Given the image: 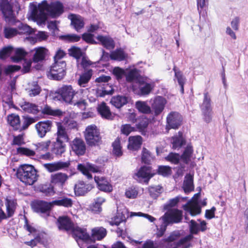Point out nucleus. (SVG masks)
Returning a JSON list of instances; mask_svg holds the SVG:
<instances>
[{"label":"nucleus","mask_w":248,"mask_h":248,"mask_svg":"<svg viewBox=\"0 0 248 248\" xmlns=\"http://www.w3.org/2000/svg\"><path fill=\"white\" fill-rule=\"evenodd\" d=\"M17 151L18 153L26 155L28 156H33L35 155V152L34 151L24 147H19L17 148Z\"/></svg>","instance_id":"64"},{"label":"nucleus","mask_w":248,"mask_h":248,"mask_svg":"<svg viewBox=\"0 0 248 248\" xmlns=\"http://www.w3.org/2000/svg\"><path fill=\"white\" fill-rule=\"evenodd\" d=\"M138 84L141 95H148L155 87L154 82L147 78H140Z\"/></svg>","instance_id":"9"},{"label":"nucleus","mask_w":248,"mask_h":248,"mask_svg":"<svg viewBox=\"0 0 248 248\" xmlns=\"http://www.w3.org/2000/svg\"><path fill=\"white\" fill-rule=\"evenodd\" d=\"M33 63L32 60L24 59L23 63L22 71L23 73H26L29 72L31 68H34V65L31 66L32 63Z\"/></svg>","instance_id":"62"},{"label":"nucleus","mask_w":248,"mask_h":248,"mask_svg":"<svg viewBox=\"0 0 248 248\" xmlns=\"http://www.w3.org/2000/svg\"><path fill=\"white\" fill-rule=\"evenodd\" d=\"M58 226L60 230L72 231L75 227L70 219L66 216L59 217L58 219Z\"/></svg>","instance_id":"27"},{"label":"nucleus","mask_w":248,"mask_h":248,"mask_svg":"<svg viewBox=\"0 0 248 248\" xmlns=\"http://www.w3.org/2000/svg\"><path fill=\"white\" fill-rule=\"evenodd\" d=\"M142 144V138L140 136H131L129 138L128 149L136 151L140 148Z\"/></svg>","instance_id":"30"},{"label":"nucleus","mask_w":248,"mask_h":248,"mask_svg":"<svg viewBox=\"0 0 248 248\" xmlns=\"http://www.w3.org/2000/svg\"><path fill=\"white\" fill-rule=\"evenodd\" d=\"M33 32V30L26 24H21L18 26L17 32L18 34H31Z\"/></svg>","instance_id":"57"},{"label":"nucleus","mask_w":248,"mask_h":248,"mask_svg":"<svg viewBox=\"0 0 248 248\" xmlns=\"http://www.w3.org/2000/svg\"><path fill=\"white\" fill-rule=\"evenodd\" d=\"M53 123L50 120H45L39 122L35 125L38 136L41 138H44L47 133L51 131Z\"/></svg>","instance_id":"13"},{"label":"nucleus","mask_w":248,"mask_h":248,"mask_svg":"<svg viewBox=\"0 0 248 248\" xmlns=\"http://www.w3.org/2000/svg\"><path fill=\"white\" fill-rule=\"evenodd\" d=\"M41 91V88L36 81H33L29 84V94L30 96L38 95Z\"/></svg>","instance_id":"47"},{"label":"nucleus","mask_w":248,"mask_h":248,"mask_svg":"<svg viewBox=\"0 0 248 248\" xmlns=\"http://www.w3.org/2000/svg\"><path fill=\"white\" fill-rule=\"evenodd\" d=\"M93 188L90 184H86L83 181H79L75 186L74 190L76 195L82 196L89 191Z\"/></svg>","instance_id":"29"},{"label":"nucleus","mask_w":248,"mask_h":248,"mask_svg":"<svg viewBox=\"0 0 248 248\" xmlns=\"http://www.w3.org/2000/svg\"><path fill=\"white\" fill-rule=\"evenodd\" d=\"M151 108L154 112L155 115H159L164 110L167 103L165 98L160 96H157L150 100Z\"/></svg>","instance_id":"12"},{"label":"nucleus","mask_w":248,"mask_h":248,"mask_svg":"<svg viewBox=\"0 0 248 248\" xmlns=\"http://www.w3.org/2000/svg\"><path fill=\"white\" fill-rule=\"evenodd\" d=\"M4 34L5 38H12L18 34L17 30L11 27H5L4 29Z\"/></svg>","instance_id":"58"},{"label":"nucleus","mask_w":248,"mask_h":248,"mask_svg":"<svg viewBox=\"0 0 248 248\" xmlns=\"http://www.w3.org/2000/svg\"><path fill=\"white\" fill-rule=\"evenodd\" d=\"M5 205L6 207V213H5L2 209L0 208V222L2 220L11 217L14 215L16 208V202L15 200L7 199Z\"/></svg>","instance_id":"14"},{"label":"nucleus","mask_w":248,"mask_h":248,"mask_svg":"<svg viewBox=\"0 0 248 248\" xmlns=\"http://www.w3.org/2000/svg\"><path fill=\"white\" fill-rule=\"evenodd\" d=\"M97 110L101 117L106 119H110L112 117V114L109 108L107 106L106 103L103 102L98 105Z\"/></svg>","instance_id":"36"},{"label":"nucleus","mask_w":248,"mask_h":248,"mask_svg":"<svg viewBox=\"0 0 248 248\" xmlns=\"http://www.w3.org/2000/svg\"><path fill=\"white\" fill-rule=\"evenodd\" d=\"M68 18L71 21V25L77 31H79L80 30L83 28L84 22L83 18L80 16L75 14H70L68 16Z\"/></svg>","instance_id":"26"},{"label":"nucleus","mask_w":248,"mask_h":248,"mask_svg":"<svg viewBox=\"0 0 248 248\" xmlns=\"http://www.w3.org/2000/svg\"><path fill=\"white\" fill-rule=\"evenodd\" d=\"M78 169L85 175L88 179L92 178L90 171L97 172L100 171V168L96 165L87 163L86 164H79L78 165Z\"/></svg>","instance_id":"21"},{"label":"nucleus","mask_w":248,"mask_h":248,"mask_svg":"<svg viewBox=\"0 0 248 248\" xmlns=\"http://www.w3.org/2000/svg\"><path fill=\"white\" fill-rule=\"evenodd\" d=\"M8 123L13 127L14 130H19L20 120L19 116L16 114L12 113L7 116Z\"/></svg>","instance_id":"33"},{"label":"nucleus","mask_w":248,"mask_h":248,"mask_svg":"<svg viewBox=\"0 0 248 248\" xmlns=\"http://www.w3.org/2000/svg\"><path fill=\"white\" fill-rule=\"evenodd\" d=\"M94 179L99 190L106 192H110L112 191V186L109 180L104 177L96 176H94Z\"/></svg>","instance_id":"20"},{"label":"nucleus","mask_w":248,"mask_h":248,"mask_svg":"<svg viewBox=\"0 0 248 248\" xmlns=\"http://www.w3.org/2000/svg\"><path fill=\"white\" fill-rule=\"evenodd\" d=\"M31 17L38 25L45 24L49 16L52 18H57L64 12V6L59 1L51 2L48 4L46 0L37 4L31 3Z\"/></svg>","instance_id":"1"},{"label":"nucleus","mask_w":248,"mask_h":248,"mask_svg":"<svg viewBox=\"0 0 248 248\" xmlns=\"http://www.w3.org/2000/svg\"><path fill=\"white\" fill-rule=\"evenodd\" d=\"M113 153L117 156H120L122 155L123 152L121 150L120 140L117 139L112 143Z\"/></svg>","instance_id":"56"},{"label":"nucleus","mask_w":248,"mask_h":248,"mask_svg":"<svg viewBox=\"0 0 248 248\" xmlns=\"http://www.w3.org/2000/svg\"><path fill=\"white\" fill-rule=\"evenodd\" d=\"M52 203L54 205L62 206L64 207H71L73 204V200L67 197H62L58 200L53 201Z\"/></svg>","instance_id":"41"},{"label":"nucleus","mask_w":248,"mask_h":248,"mask_svg":"<svg viewBox=\"0 0 248 248\" xmlns=\"http://www.w3.org/2000/svg\"><path fill=\"white\" fill-rule=\"evenodd\" d=\"M110 57L112 60L121 61L124 59L125 54L123 50L119 49L111 52Z\"/></svg>","instance_id":"49"},{"label":"nucleus","mask_w":248,"mask_h":248,"mask_svg":"<svg viewBox=\"0 0 248 248\" xmlns=\"http://www.w3.org/2000/svg\"><path fill=\"white\" fill-rule=\"evenodd\" d=\"M185 142L182 136V133L179 132L178 135L172 137L171 143L172 148L174 149L180 147Z\"/></svg>","instance_id":"45"},{"label":"nucleus","mask_w":248,"mask_h":248,"mask_svg":"<svg viewBox=\"0 0 248 248\" xmlns=\"http://www.w3.org/2000/svg\"><path fill=\"white\" fill-rule=\"evenodd\" d=\"M158 174L163 176H168L171 173V168L168 166H161L158 169Z\"/></svg>","instance_id":"59"},{"label":"nucleus","mask_w":248,"mask_h":248,"mask_svg":"<svg viewBox=\"0 0 248 248\" xmlns=\"http://www.w3.org/2000/svg\"><path fill=\"white\" fill-rule=\"evenodd\" d=\"M69 54L70 55L75 57L77 60V62H79L80 60V58L84 56L83 53L82 52L81 49L77 47H72L70 49H69Z\"/></svg>","instance_id":"51"},{"label":"nucleus","mask_w":248,"mask_h":248,"mask_svg":"<svg viewBox=\"0 0 248 248\" xmlns=\"http://www.w3.org/2000/svg\"><path fill=\"white\" fill-rule=\"evenodd\" d=\"M67 179L68 176L66 174L58 172L51 175L50 183L53 186H58L60 188H62Z\"/></svg>","instance_id":"22"},{"label":"nucleus","mask_w":248,"mask_h":248,"mask_svg":"<svg viewBox=\"0 0 248 248\" xmlns=\"http://www.w3.org/2000/svg\"><path fill=\"white\" fill-rule=\"evenodd\" d=\"M93 237L97 240H101L104 238L107 234V231L103 227H95L92 229Z\"/></svg>","instance_id":"42"},{"label":"nucleus","mask_w":248,"mask_h":248,"mask_svg":"<svg viewBox=\"0 0 248 248\" xmlns=\"http://www.w3.org/2000/svg\"><path fill=\"white\" fill-rule=\"evenodd\" d=\"M93 75L92 69L85 71L79 77L78 80V84L82 87H85L90 81Z\"/></svg>","instance_id":"31"},{"label":"nucleus","mask_w":248,"mask_h":248,"mask_svg":"<svg viewBox=\"0 0 248 248\" xmlns=\"http://www.w3.org/2000/svg\"><path fill=\"white\" fill-rule=\"evenodd\" d=\"M44 114L52 115L54 116H59L62 114V112L59 109H52L48 105H46L41 110Z\"/></svg>","instance_id":"46"},{"label":"nucleus","mask_w":248,"mask_h":248,"mask_svg":"<svg viewBox=\"0 0 248 248\" xmlns=\"http://www.w3.org/2000/svg\"><path fill=\"white\" fill-rule=\"evenodd\" d=\"M201 108L204 116L205 121L209 123L212 118V108L210 97L207 93H204V99Z\"/></svg>","instance_id":"10"},{"label":"nucleus","mask_w":248,"mask_h":248,"mask_svg":"<svg viewBox=\"0 0 248 248\" xmlns=\"http://www.w3.org/2000/svg\"><path fill=\"white\" fill-rule=\"evenodd\" d=\"M186 197H183L180 196H178L174 198L169 200L168 202L164 205V208L168 209L170 207H172L176 206L177 203L181 201H186Z\"/></svg>","instance_id":"48"},{"label":"nucleus","mask_w":248,"mask_h":248,"mask_svg":"<svg viewBox=\"0 0 248 248\" xmlns=\"http://www.w3.org/2000/svg\"><path fill=\"white\" fill-rule=\"evenodd\" d=\"M20 66L17 65H8L3 68L0 67V80L4 81L6 79L5 76L12 72L19 70Z\"/></svg>","instance_id":"32"},{"label":"nucleus","mask_w":248,"mask_h":248,"mask_svg":"<svg viewBox=\"0 0 248 248\" xmlns=\"http://www.w3.org/2000/svg\"><path fill=\"white\" fill-rule=\"evenodd\" d=\"M84 136L89 146H97L102 142L99 130L94 124L89 125L86 127Z\"/></svg>","instance_id":"5"},{"label":"nucleus","mask_w":248,"mask_h":248,"mask_svg":"<svg viewBox=\"0 0 248 248\" xmlns=\"http://www.w3.org/2000/svg\"><path fill=\"white\" fill-rule=\"evenodd\" d=\"M57 131L56 133V140L64 142H68L69 140L68 135V129L62 123H57Z\"/></svg>","instance_id":"25"},{"label":"nucleus","mask_w":248,"mask_h":248,"mask_svg":"<svg viewBox=\"0 0 248 248\" xmlns=\"http://www.w3.org/2000/svg\"><path fill=\"white\" fill-rule=\"evenodd\" d=\"M150 195L153 199L157 198L162 192V187L159 186H150L149 188Z\"/></svg>","instance_id":"54"},{"label":"nucleus","mask_w":248,"mask_h":248,"mask_svg":"<svg viewBox=\"0 0 248 248\" xmlns=\"http://www.w3.org/2000/svg\"><path fill=\"white\" fill-rule=\"evenodd\" d=\"M135 105L138 110L142 113L149 114L151 112V108L146 102L138 101Z\"/></svg>","instance_id":"44"},{"label":"nucleus","mask_w":248,"mask_h":248,"mask_svg":"<svg viewBox=\"0 0 248 248\" xmlns=\"http://www.w3.org/2000/svg\"><path fill=\"white\" fill-rule=\"evenodd\" d=\"M183 219V212L177 209L168 210L164 215L160 218V220H164L169 224L178 223Z\"/></svg>","instance_id":"8"},{"label":"nucleus","mask_w":248,"mask_h":248,"mask_svg":"<svg viewBox=\"0 0 248 248\" xmlns=\"http://www.w3.org/2000/svg\"><path fill=\"white\" fill-rule=\"evenodd\" d=\"M193 153L192 147L191 146H187L185 149L183 155L181 157L183 158L185 162H187Z\"/></svg>","instance_id":"60"},{"label":"nucleus","mask_w":248,"mask_h":248,"mask_svg":"<svg viewBox=\"0 0 248 248\" xmlns=\"http://www.w3.org/2000/svg\"><path fill=\"white\" fill-rule=\"evenodd\" d=\"M40 191L46 196H52L55 193L53 186L51 185H43L40 186Z\"/></svg>","instance_id":"50"},{"label":"nucleus","mask_w":248,"mask_h":248,"mask_svg":"<svg viewBox=\"0 0 248 248\" xmlns=\"http://www.w3.org/2000/svg\"><path fill=\"white\" fill-rule=\"evenodd\" d=\"M153 175L151 173L150 167L144 166L141 167L138 172L135 173V178L139 181H143L148 183L150 179L153 176Z\"/></svg>","instance_id":"18"},{"label":"nucleus","mask_w":248,"mask_h":248,"mask_svg":"<svg viewBox=\"0 0 248 248\" xmlns=\"http://www.w3.org/2000/svg\"><path fill=\"white\" fill-rule=\"evenodd\" d=\"M173 70L175 72V76L177 79L178 82L181 87V91L182 93H184V85L185 83L186 79L183 77L182 73L180 71H177L175 67L173 68Z\"/></svg>","instance_id":"52"},{"label":"nucleus","mask_w":248,"mask_h":248,"mask_svg":"<svg viewBox=\"0 0 248 248\" xmlns=\"http://www.w3.org/2000/svg\"><path fill=\"white\" fill-rule=\"evenodd\" d=\"M128 213L127 210L123 205H120L117 207V215L114 217L113 224L119 225L120 223L126 219L125 215Z\"/></svg>","instance_id":"28"},{"label":"nucleus","mask_w":248,"mask_h":248,"mask_svg":"<svg viewBox=\"0 0 248 248\" xmlns=\"http://www.w3.org/2000/svg\"><path fill=\"white\" fill-rule=\"evenodd\" d=\"M73 234L75 237V239L78 244L80 246V242H86L90 240V236L87 232L86 229L81 228L79 227H74L72 230Z\"/></svg>","instance_id":"15"},{"label":"nucleus","mask_w":248,"mask_h":248,"mask_svg":"<svg viewBox=\"0 0 248 248\" xmlns=\"http://www.w3.org/2000/svg\"><path fill=\"white\" fill-rule=\"evenodd\" d=\"M66 63L63 61H56L50 67V74L55 80H60L63 78L66 72Z\"/></svg>","instance_id":"7"},{"label":"nucleus","mask_w":248,"mask_h":248,"mask_svg":"<svg viewBox=\"0 0 248 248\" xmlns=\"http://www.w3.org/2000/svg\"><path fill=\"white\" fill-rule=\"evenodd\" d=\"M16 176L21 182L28 185H33L38 177L36 170L30 165L21 166L17 170Z\"/></svg>","instance_id":"4"},{"label":"nucleus","mask_w":248,"mask_h":248,"mask_svg":"<svg viewBox=\"0 0 248 248\" xmlns=\"http://www.w3.org/2000/svg\"><path fill=\"white\" fill-rule=\"evenodd\" d=\"M71 148L78 155H83L86 151V145L84 141L80 138H75L71 143Z\"/></svg>","instance_id":"23"},{"label":"nucleus","mask_w":248,"mask_h":248,"mask_svg":"<svg viewBox=\"0 0 248 248\" xmlns=\"http://www.w3.org/2000/svg\"><path fill=\"white\" fill-rule=\"evenodd\" d=\"M181 158V156L178 154L170 153L165 157V159L172 164H177L179 162Z\"/></svg>","instance_id":"55"},{"label":"nucleus","mask_w":248,"mask_h":248,"mask_svg":"<svg viewBox=\"0 0 248 248\" xmlns=\"http://www.w3.org/2000/svg\"><path fill=\"white\" fill-rule=\"evenodd\" d=\"M20 107L24 111L28 113L36 114L39 112L38 107L34 104L25 102Z\"/></svg>","instance_id":"39"},{"label":"nucleus","mask_w":248,"mask_h":248,"mask_svg":"<svg viewBox=\"0 0 248 248\" xmlns=\"http://www.w3.org/2000/svg\"><path fill=\"white\" fill-rule=\"evenodd\" d=\"M183 209L192 216H195L200 214L201 212V208L198 204L197 200H193L192 201H189L186 204L183 206Z\"/></svg>","instance_id":"24"},{"label":"nucleus","mask_w":248,"mask_h":248,"mask_svg":"<svg viewBox=\"0 0 248 248\" xmlns=\"http://www.w3.org/2000/svg\"><path fill=\"white\" fill-rule=\"evenodd\" d=\"M0 8L6 21H10L14 18V13L11 4L8 0H0Z\"/></svg>","instance_id":"19"},{"label":"nucleus","mask_w":248,"mask_h":248,"mask_svg":"<svg viewBox=\"0 0 248 248\" xmlns=\"http://www.w3.org/2000/svg\"><path fill=\"white\" fill-rule=\"evenodd\" d=\"M182 120V117L178 112H171L167 117V126L170 128L177 129L181 124Z\"/></svg>","instance_id":"16"},{"label":"nucleus","mask_w":248,"mask_h":248,"mask_svg":"<svg viewBox=\"0 0 248 248\" xmlns=\"http://www.w3.org/2000/svg\"><path fill=\"white\" fill-rule=\"evenodd\" d=\"M27 53L24 49L21 48H16L15 51L14 56L11 57L12 60L14 62H18L24 60Z\"/></svg>","instance_id":"43"},{"label":"nucleus","mask_w":248,"mask_h":248,"mask_svg":"<svg viewBox=\"0 0 248 248\" xmlns=\"http://www.w3.org/2000/svg\"><path fill=\"white\" fill-rule=\"evenodd\" d=\"M63 142L56 140V141L53 143L52 151L54 154L57 155H61L65 151V144Z\"/></svg>","instance_id":"38"},{"label":"nucleus","mask_w":248,"mask_h":248,"mask_svg":"<svg viewBox=\"0 0 248 248\" xmlns=\"http://www.w3.org/2000/svg\"><path fill=\"white\" fill-rule=\"evenodd\" d=\"M62 101L65 103L77 106L82 109L85 108L86 101L82 93L75 91L71 85H63L58 90Z\"/></svg>","instance_id":"2"},{"label":"nucleus","mask_w":248,"mask_h":248,"mask_svg":"<svg viewBox=\"0 0 248 248\" xmlns=\"http://www.w3.org/2000/svg\"><path fill=\"white\" fill-rule=\"evenodd\" d=\"M32 62L34 65V68L36 70H41L42 68V63L47 59L49 55L47 49L44 47H37L31 51Z\"/></svg>","instance_id":"6"},{"label":"nucleus","mask_w":248,"mask_h":248,"mask_svg":"<svg viewBox=\"0 0 248 248\" xmlns=\"http://www.w3.org/2000/svg\"><path fill=\"white\" fill-rule=\"evenodd\" d=\"M183 188L186 193H188L194 190L193 177L190 174H187L185 177Z\"/></svg>","instance_id":"35"},{"label":"nucleus","mask_w":248,"mask_h":248,"mask_svg":"<svg viewBox=\"0 0 248 248\" xmlns=\"http://www.w3.org/2000/svg\"><path fill=\"white\" fill-rule=\"evenodd\" d=\"M142 77L140 76L138 70L135 68L130 70L125 74L126 80L128 82L135 81L138 83V79Z\"/></svg>","instance_id":"40"},{"label":"nucleus","mask_w":248,"mask_h":248,"mask_svg":"<svg viewBox=\"0 0 248 248\" xmlns=\"http://www.w3.org/2000/svg\"><path fill=\"white\" fill-rule=\"evenodd\" d=\"M128 98L125 96L117 95L112 97L110 103L116 108H119L128 102Z\"/></svg>","instance_id":"34"},{"label":"nucleus","mask_w":248,"mask_h":248,"mask_svg":"<svg viewBox=\"0 0 248 248\" xmlns=\"http://www.w3.org/2000/svg\"><path fill=\"white\" fill-rule=\"evenodd\" d=\"M31 206L35 212L39 213H46L48 215L54 205L52 202H47L42 200H37L32 203Z\"/></svg>","instance_id":"11"},{"label":"nucleus","mask_w":248,"mask_h":248,"mask_svg":"<svg viewBox=\"0 0 248 248\" xmlns=\"http://www.w3.org/2000/svg\"><path fill=\"white\" fill-rule=\"evenodd\" d=\"M97 39L107 49H110L114 47L115 45L114 41L110 37L102 35H98L97 37Z\"/></svg>","instance_id":"37"},{"label":"nucleus","mask_w":248,"mask_h":248,"mask_svg":"<svg viewBox=\"0 0 248 248\" xmlns=\"http://www.w3.org/2000/svg\"><path fill=\"white\" fill-rule=\"evenodd\" d=\"M113 73L118 80L121 79L124 76L125 77L126 74L124 69L118 67L113 69Z\"/></svg>","instance_id":"63"},{"label":"nucleus","mask_w":248,"mask_h":248,"mask_svg":"<svg viewBox=\"0 0 248 248\" xmlns=\"http://www.w3.org/2000/svg\"><path fill=\"white\" fill-rule=\"evenodd\" d=\"M35 121L36 120L34 118L29 116H24L22 125V126H20L19 131H22L27 129L29 125L35 123Z\"/></svg>","instance_id":"53"},{"label":"nucleus","mask_w":248,"mask_h":248,"mask_svg":"<svg viewBox=\"0 0 248 248\" xmlns=\"http://www.w3.org/2000/svg\"><path fill=\"white\" fill-rule=\"evenodd\" d=\"M43 165L48 172H52L67 169L70 165V161H59L51 163L44 164Z\"/></svg>","instance_id":"17"},{"label":"nucleus","mask_w":248,"mask_h":248,"mask_svg":"<svg viewBox=\"0 0 248 248\" xmlns=\"http://www.w3.org/2000/svg\"><path fill=\"white\" fill-rule=\"evenodd\" d=\"M13 47L8 46L3 48L0 50V58L4 59L9 56L13 51Z\"/></svg>","instance_id":"61"},{"label":"nucleus","mask_w":248,"mask_h":248,"mask_svg":"<svg viewBox=\"0 0 248 248\" xmlns=\"http://www.w3.org/2000/svg\"><path fill=\"white\" fill-rule=\"evenodd\" d=\"M199 224L194 220H191L189 223L191 234L181 238L178 243L171 245L169 248H189L191 247L190 241L193 238V234H197L200 231L204 232L207 229L206 223L205 221H201Z\"/></svg>","instance_id":"3"}]
</instances>
